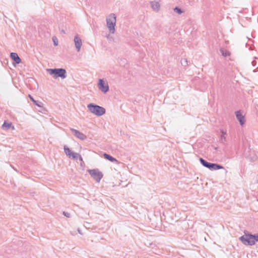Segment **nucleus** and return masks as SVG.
I'll return each mask as SVG.
<instances>
[{"label":"nucleus","instance_id":"f257e3e1","mask_svg":"<svg viewBox=\"0 0 258 258\" xmlns=\"http://www.w3.org/2000/svg\"><path fill=\"white\" fill-rule=\"evenodd\" d=\"M87 107L89 111L96 116H101L105 113V109L99 105L90 103L87 105Z\"/></svg>","mask_w":258,"mask_h":258},{"label":"nucleus","instance_id":"f03ea898","mask_svg":"<svg viewBox=\"0 0 258 258\" xmlns=\"http://www.w3.org/2000/svg\"><path fill=\"white\" fill-rule=\"evenodd\" d=\"M47 72L50 75H54V78L56 79L60 77L62 79L66 78V71L64 69H49L47 70Z\"/></svg>","mask_w":258,"mask_h":258},{"label":"nucleus","instance_id":"7ed1b4c3","mask_svg":"<svg viewBox=\"0 0 258 258\" xmlns=\"http://www.w3.org/2000/svg\"><path fill=\"white\" fill-rule=\"evenodd\" d=\"M106 23L109 32L112 34L114 33L116 24V16L114 14H110L106 18Z\"/></svg>","mask_w":258,"mask_h":258},{"label":"nucleus","instance_id":"20e7f679","mask_svg":"<svg viewBox=\"0 0 258 258\" xmlns=\"http://www.w3.org/2000/svg\"><path fill=\"white\" fill-rule=\"evenodd\" d=\"M251 236H252V234H246L244 232V235L240 236L239 239L243 244L252 246L254 245V242L253 238H252L253 237Z\"/></svg>","mask_w":258,"mask_h":258},{"label":"nucleus","instance_id":"39448f33","mask_svg":"<svg viewBox=\"0 0 258 258\" xmlns=\"http://www.w3.org/2000/svg\"><path fill=\"white\" fill-rule=\"evenodd\" d=\"M88 172L97 182H99L103 177V174L98 169H89Z\"/></svg>","mask_w":258,"mask_h":258},{"label":"nucleus","instance_id":"423d86ee","mask_svg":"<svg viewBox=\"0 0 258 258\" xmlns=\"http://www.w3.org/2000/svg\"><path fill=\"white\" fill-rule=\"evenodd\" d=\"M98 88L102 92L105 93L109 90L108 84L105 83L102 79L99 80Z\"/></svg>","mask_w":258,"mask_h":258},{"label":"nucleus","instance_id":"0eeeda50","mask_svg":"<svg viewBox=\"0 0 258 258\" xmlns=\"http://www.w3.org/2000/svg\"><path fill=\"white\" fill-rule=\"evenodd\" d=\"M70 130L77 138L81 140L84 141L87 139L86 136L80 131L72 128H70Z\"/></svg>","mask_w":258,"mask_h":258},{"label":"nucleus","instance_id":"6e6552de","mask_svg":"<svg viewBox=\"0 0 258 258\" xmlns=\"http://www.w3.org/2000/svg\"><path fill=\"white\" fill-rule=\"evenodd\" d=\"M235 115L237 119L239 121L240 124L242 125L245 122L244 116L242 115L240 110L236 111L235 112Z\"/></svg>","mask_w":258,"mask_h":258},{"label":"nucleus","instance_id":"1a4fd4ad","mask_svg":"<svg viewBox=\"0 0 258 258\" xmlns=\"http://www.w3.org/2000/svg\"><path fill=\"white\" fill-rule=\"evenodd\" d=\"M74 42L75 47L77 51H80L81 47L82 45V41L81 39L77 35L74 38Z\"/></svg>","mask_w":258,"mask_h":258},{"label":"nucleus","instance_id":"9d476101","mask_svg":"<svg viewBox=\"0 0 258 258\" xmlns=\"http://www.w3.org/2000/svg\"><path fill=\"white\" fill-rule=\"evenodd\" d=\"M11 58L17 63L19 64L21 62V59L15 52H11L10 54Z\"/></svg>","mask_w":258,"mask_h":258},{"label":"nucleus","instance_id":"9b49d317","mask_svg":"<svg viewBox=\"0 0 258 258\" xmlns=\"http://www.w3.org/2000/svg\"><path fill=\"white\" fill-rule=\"evenodd\" d=\"M151 6L154 11H159L160 6L158 2L156 1L151 2Z\"/></svg>","mask_w":258,"mask_h":258},{"label":"nucleus","instance_id":"f8f14e48","mask_svg":"<svg viewBox=\"0 0 258 258\" xmlns=\"http://www.w3.org/2000/svg\"><path fill=\"white\" fill-rule=\"evenodd\" d=\"M200 161L203 166L210 169L212 163L208 162L202 158H200Z\"/></svg>","mask_w":258,"mask_h":258},{"label":"nucleus","instance_id":"ddd939ff","mask_svg":"<svg viewBox=\"0 0 258 258\" xmlns=\"http://www.w3.org/2000/svg\"><path fill=\"white\" fill-rule=\"evenodd\" d=\"M103 157L106 160H108L112 162H115L118 163V161L115 158H114V157H113L112 156H110V155H109L107 153H104Z\"/></svg>","mask_w":258,"mask_h":258},{"label":"nucleus","instance_id":"4468645a","mask_svg":"<svg viewBox=\"0 0 258 258\" xmlns=\"http://www.w3.org/2000/svg\"><path fill=\"white\" fill-rule=\"evenodd\" d=\"M220 169H224V167L219 164L212 163L210 170H216Z\"/></svg>","mask_w":258,"mask_h":258},{"label":"nucleus","instance_id":"2eb2a0df","mask_svg":"<svg viewBox=\"0 0 258 258\" xmlns=\"http://www.w3.org/2000/svg\"><path fill=\"white\" fill-rule=\"evenodd\" d=\"M64 151L67 155V156H68L69 158H71L72 154H73V152L70 150V148L67 147V146H64Z\"/></svg>","mask_w":258,"mask_h":258},{"label":"nucleus","instance_id":"dca6fc26","mask_svg":"<svg viewBox=\"0 0 258 258\" xmlns=\"http://www.w3.org/2000/svg\"><path fill=\"white\" fill-rule=\"evenodd\" d=\"M220 52H221L222 55L225 57L229 56L230 55V52L225 49H221Z\"/></svg>","mask_w":258,"mask_h":258},{"label":"nucleus","instance_id":"f3484780","mask_svg":"<svg viewBox=\"0 0 258 258\" xmlns=\"http://www.w3.org/2000/svg\"><path fill=\"white\" fill-rule=\"evenodd\" d=\"M222 135H221L220 141L222 143H224L226 141V137L225 135L226 134V132L224 130H221Z\"/></svg>","mask_w":258,"mask_h":258},{"label":"nucleus","instance_id":"a211bd4d","mask_svg":"<svg viewBox=\"0 0 258 258\" xmlns=\"http://www.w3.org/2000/svg\"><path fill=\"white\" fill-rule=\"evenodd\" d=\"M12 123H7V122L5 121L3 124L2 125V127L5 130H8L10 127Z\"/></svg>","mask_w":258,"mask_h":258},{"label":"nucleus","instance_id":"6ab92c4d","mask_svg":"<svg viewBox=\"0 0 258 258\" xmlns=\"http://www.w3.org/2000/svg\"><path fill=\"white\" fill-rule=\"evenodd\" d=\"M80 154L77 153H73V154H72L71 158L73 159L77 160L78 159L79 157L80 156Z\"/></svg>","mask_w":258,"mask_h":258},{"label":"nucleus","instance_id":"aec40b11","mask_svg":"<svg viewBox=\"0 0 258 258\" xmlns=\"http://www.w3.org/2000/svg\"><path fill=\"white\" fill-rule=\"evenodd\" d=\"M173 10L175 12L177 13L178 14H181L183 13L182 10L178 7H175L174 8Z\"/></svg>","mask_w":258,"mask_h":258},{"label":"nucleus","instance_id":"412c9836","mask_svg":"<svg viewBox=\"0 0 258 258\" xmlns=\"http://www.w3.org/2000/svg\"><path fill=\"white\" fill-rule=\"evenodd\" d=\"M253 238V240L254 241V244L255 242L258 241V234H252V236H251Z\"/></svg>","mask_w":258,"mask_h":258},{"label":"nucleus","instance_id":"4be33fe9","mask_svg":"<svg viewBox=\"0 0 258 258\" xmlns=\"http://www.w3.org/2000/svg\"><path fill=\"white\" fill-rule=\"evenodd\" d=\"M35 105L38 106V107H41L43 106V103L41 102H40V101H36L35 100V103H33Z\"/></svg>","mask_w":258,"mask_h":258},{"label":"nucleus","instance_id":"5701e85b","mask_svg":"<svg viewBox=\"0 0 258 258\" xmlns=\"http://www.w3.org/2000/svg\"><path fill=\"white\" fill-rule=\"evenodd\" d=\"M52 40H53V41L54 43V45L55 46H57L58 45V41H57V38L56 37H53L52 38Z\"/></svg>","mask_w":258,"mask_h":258},{"label":"nucleus","instance_id":"b1692460","mask_svg":"<svg viewBox=\"0 0 258 258\" xmlns=\"http://www.w3.org/2000/svg\"><path fill=\"white\" fill-rule=\"evenodd\" d=\"M63 215L68 218L70 217L71 216V214L69 213L66 212H63Z\"/></svg>","mask_w":258,"mask_h":258},{"label":"nucleus","instance_id":"393cba45","mask_svg":"<svg viewBox=\"0 0 258 258\" xmlns=\"http://www.w3.org/2000/svg\"><path fill=\"white\" fill-rule=\"evenodd\" d=\"M28 97L33 102L35 103V100L33 98V97L30 94L28 95Z\"/></svg>","mask_w":258,"mask_h":258},{"label":"nucleus","instance_id":"a878e982","mask_svg":"<svg viewBox=\"0 0 258 258\" xmlns=\"http://www.w3.org/2000/svg\"><path fill=\"white\" fill-rule=\"evenodd\" d=\"M187 61L186 59H183V60H181V64L182 65H183L184 63H187Z\"/></svg>","mask_w":258,"mask_h":258},{"label":"nucleus","instance_id":"bb28decb","mask_svg":"<svg viewBox=\"0 0 258 258\" xmlns=\"http://www.w3.org/2000/svg\"><path fill=\"white\" fill-rule=\"evenodd\" d=\"M78 159H79L80 161H81V162H83V158H82V157H81V155H80V157H79Z\"/></svg>","mask_w":258,"mask_h":258},{"label":"nucleus","instance_id":"cd10ccee","mask_svg":"<svg viewBox=\"0 0 258 258\" xmlns=\"http://www.w3.org/2000/svg\"><path fill=\"white\" fill-rule=\"evenodd\" d=\"M78 232H79L80 234H82V233H81V230H80V228H78Z\"/></svg>","mask_w":258,"mask_h":258},{"label":"nucleus","instance_id":"c85d7f7f","mask_svg":"<svg viewBox=\"0 0 258 258\" xmlns=\"http://www.w3.org/2000/svg\"><path fill=\"white\" fill-rule=\"evenodd\" d=\"M61 32L63 33H65V32H64V31L63 30H61Z\"/></svg>","mask_w":258,"mask_h":258},{"label":"nucleus","instance_id":"c756f323","mask_svg":"<svg viewBox=\"0 0 258 258\" xmlns=\"http://www.w3.org/2000/svg\"><path fill=\"white\" fill-rule=\"evenodd\" d=\"M214 149H215V150H217V148L215 147Z\"/></svg>","mask_w":258,"mask_h":258},{"label":"nucleus","instance_id":"7c9ffc66","mask_svg":"<svg viewBox=\"0 0 258 258\" xmlns=\"http://www.w3.org/2000/svg\"><path fill=\"white\" fill-rule=\"evenodd\" d=\"M257 183H258V179H257Z\"/></svg>","mask_w":258,"mask_h":258}]
</instances>
